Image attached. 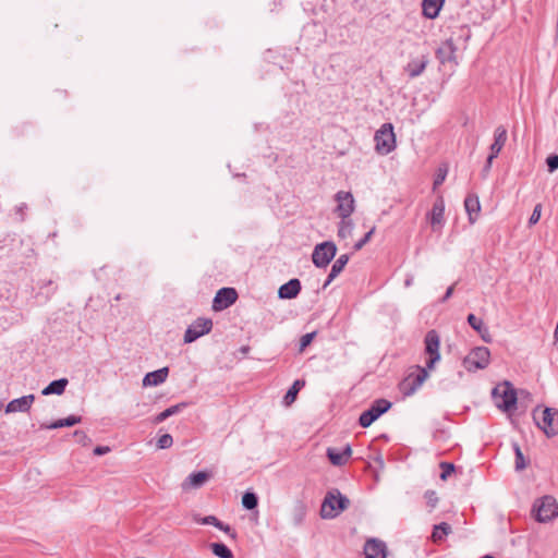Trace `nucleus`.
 Listing matches in <instances>:
<instances>
[{"label":"nucleus","mask_w":558,"mask_h":558,"mask_svg":"<svg viewBox=\"0 0 558 558\" xmlns=\"http://www.w3.org/2000/svg\"><path fill=\"white\" fill-rule=\"evenodd\" d=\"M424 343L425 353L428 355L426 367H418V373L416 375L411 374L400 384V390L404 396H411L414 393L428 377V369H433L435 364L440 360V339L436 330L427 331Z\"/></svg>","instance_id":"f257e3e1"},{"label":"nucleus","mask_w":558,"mask_h":558,"mask_svg":"<svg viewBox=\"0 0 558 558\" xmlns=\"http://www.w3.org/2000/svg\"><path fill=\"white\" fill-rule=\"evenodd\" d=\"M350 506V500L338 489L327 493L322 505L320 515L324 519H333Z\"/></svg>","instance_id":"f03ea898"},{"label":"nucleus","mask_w":558,"mask_h":558,"mask_svg":"<svg viewBox=\"0 0 558 558\" xmlns=\"http://www.w3.org/2000/svg\"><path fill=\"white\" fill-rule=\"evenodd\" d=\"M375 150L379 155H388L396 148V135L393 125L391 123H384L379 130L376 131L375 136Z\"/></svg>","instance_id":"7ed1b4c3"},{"label":"nucleus","mask_w":558,"mask_h":558,"mask_svg":"<svg viewBox=\"0 0 558 558\" xmlns=\"http://www.w3.org/2000/svg\"><path fill=\"white\" fill-rule=\"evenodd\" d=\"M493 398L496 405L504 411H510L517 403V392L509 381L495 387Z\"/></svg>","instance_id":"20e7f679"},{"label":"nucleus","mask_w":558,"mask_h":558,"mask_svg":"<svg viewBox=\"0 0 558 558\" xmlns=\"http://www.w3.org/2000/svg\"><path fill=\"white\" fill-rule=\"evenodd\" d=\"M533 418L536 425L548 436L558 434V412L551 408H545L542 411L541 417L537 415V410L533 413Z\"/></svg>","instance_id":"39448f33"},{"label":"nucleus","mask_w":558,"mask_h":558,"mask_svg":"<svg viewBox=\"0 0 558 558\" xmlns=\"http://www.w3.org/2000/svg\"><path fill=\"white\" fill-rule=\"evenodd\" d=\"M533 512L538 522H548L558 515V505L551 496H544L535 501Z\"/></svg>","instance_id":"423d86ee"},{"label":"nucleus","mask_w":558,"mask_h":558,"mask_svg":"<svg viewBox=\"0 0 558 558\" xmlns=\"http://www.w3.org/2000/svg\"><path fill=\"white\" fill-rule=\"evenodd\" d=\"M489 359V350L486 347H477L463 359V366L469 372L484 369L488 366Z\"/></svg>","instance_id":"0eeeda50"},{"label":"nucleus","mask_w":558,"mask_h":558,"mask_svg":"<svg viewBox=\"0 0 558 558\" xmlns=\"http://www.w3.org/2000/svg\"><path fill=\"white\" fill-rule=\"evenodd\" d=\"M337 253V246L331 241L319 243L315 246L312 259L316 267L325 268L332 260Z\"/></svg>","instance_id":"6e6552de"},{"label":"nucleus","mask_w":558,"mask_h":558,"mask_svg":"<svg viewBox=\"0 0 558 558\" xmlns=\"http://www.w3.org/2000/svg\"><path fill=\"white\" fill-rule=\"evenodd\" d=\"M391 407V403L386 399L375 400L371 408L364 411L359 418V423L362 427H368L375 422L381 414L386 413Z\"/></svg>","instance_id":"1a4fd4ad"},{"label":"nucleus","mask_w":558,"mask_h":558,"mask_svg":"<svg viewBox=\"0 0 558 558\" xmlns=\"http://www.w3.org/2000/svg\"><path fill=\"white\" fill-rule=\"evenodd\" d=\"M213 328V320L210 318L199 317L194 320L185 330L184 342L191 343L199 337L210 332Z\"/></svg>","instance_id":"9d476101"},{"label":"nucleus","mask_w":558,"mask_h":558,"mask_svg":"<svg viewBox=\"0 0 558 558\" xmlns=\"http://www.w3.org/2000/svg\"><path fill=\"white\" fill-rule=\"evenodd\" d=\"M336 213L341 219H347L354 210V198L350 192L339 191L336 196Z\"/></svg>","instance_id":"9b49d317"},{"label":"nucleus","mask_w":558,"mask_h":558,"mask_svg":"<svg viewBox=\"0 0 558 558\" xmlns=\"http://www.w3.org/2000/svg\"><path fill=\"white\" fill-rule=\"evenodd\" d=\"M238 299V293L233 288H221L214 298L213 308L222 311L231 306Z\"/></svg>","instance_id":"f8f14e48"},{"label":"nucleus","mask_w":558,"mask_h":558,"mask_svg":"<svg viewBox=\"0 0 558 558\" xmlns=\"http://www.w3.org/2000/svg\"><path fill=\"white\" fill-rule=\"evenodd\" d=\"M456 51L457 47L453 43V39L449 38L440 44V46L436 49L435 54L441 64H446L447 62L458 64Z\"/></svg>","instance_id":"ddd939ff"},{"label":"nucleus","mask_w":558,"mask_h":558,"mask_svg":"<svg viewBox=\"0 0 558 558\" xmlns=\"http://www.w3.org/2000/svg\"><path fill=\"white\" fill-rule=\"evenodd\" d=\"M428 63V53H423L417 58L411 59L404 65L403 71L410 78H415L424 73Z\"/></svg>","instance_id":"4468645a"},{"label":"nucleus","mask_w":558,"mask_h":558,"mask_svg":"<svg viewBox=\"0 0 558 558\" xmlns=\"http://www.w3.org/2000/svg\"><path fill=\"white\" fill-rule=\"evenodd\" d=\"M210 477L207 471H199L190 474L181 484L184 492L201 488Z\"/></svg>","instance_id":"2eb2a0df"},{"label":"nucleus","mask_w":558,"mask_h":558,"mask_svg":"<svg viewBox=\"0 0 558 558\" xmlns=\"http://www.w3.org/2000/svg\"><path fill=\"white\" fill-rule=\"evenodd\" d=\"M445 201L442 196H439L433 205L429 214V221L433 230H438L442 227L445 218Z\"/></svg>","instance_id":"dca6fc26"},{"label":"nucleus","mask_w":558,"mask_h":558,"mask_svg":"<svg viewBox=\"0 0 558 558\" xmlns=\"http://www.w3.org/2000/svg\"><path fill=\"white\" fill-rule=\"evenodd\" d=\"M35 400L34 395L23 396L10 401L5 407V413L27 412Z\"/></svg>","instance_id":"f3484780"},{"label":"nucleus","mask_w":558,"mask_h":558,"mask_svg":"<svg viewBox=\"0 0 558 558\" xmlns=\"http://www.w3.org/2000/svg\"><path fill=\"white\" fill-rule=\"evenodd\" d=\"M365 558H386V544L381 541L372 538L364 546Z\"/></svg>","instance_id":"a211bd4d"},{"label":"nucleus","mask_w":558,"mask_h":558,"mask_svg":"<svg viewBox=\"0 0 558 558\" xmlns=\"http://www.w3.org/2000/svg\"><path fill=\"white\" fill-rule=\"evenodd\" d=\"M352 454V449L350 445H347L343 450H338L336 448L327 449V457L333 465L341 466L347 463L349 458Z\"/></svg>","instance_id":"6ab92c4d"},{"label":"nucleus","mask_w":558,"mask_h":558,"mask_svg":"<svg viewBox=\"0 0 558 558\" xmlns=\"http://www.w3.org/2000/svg\"><path fill=\"white\" fill-rule=\"evenodd\" d=\"M506 142H507V130L502 125H499L495 130L494 143L489 147L488 156L497 158V156L501 151L502 147L505 146Z\"/></svg>","instance_id":"aec40b11"},{"label":"nucleus","mask_w":558,"mask_h":558,"mask_svg":"<svg viewBox=\"0 0 558 558\" xmlns=\"http://www.w3.org/2000/svg\"><path fill=\"white\" fill-rule=\"evenodd\" d=\"M168 373H169L168 367H162L157 371L147 373L143 378V386L148 387V386H158V385L162 384L163 381H166V379L168 377Z\"/></svg>","instance_id":"412c9836"},{"label":"nucleus","mask_w":558,"mask_h":558,"mask_svg":"<svg viewBox=\"0 0 558 558\" xmlns=\"http://www.w3.org/2000/svg\"><path fill=\"white\" fill-rule=\"evenodd\" d=\"M301 291V282L299 279H291L287 283L282 284L278 290L280 299H293Z\"/></svg>","instance_id":"4be33fe9"},{"label":"nucleus","mask_w":558,"mask_h":558,"mask_svg":"<svg viewBox=\"0 0 558 558\" xmlns=\"http://www.w3.org/2000/svg\"><path fill=\"white\" fill-rule=\"evenodd\" d=\"M445 0H423L422 9L423 15L427 19L434 20L438 16Z\"/></svg>","instance_id":"5701e85b"},{"label":"nucleus","mask_w":558,"mask_h":558,"mask_svg":"<svg viewBox=\"0 0 558 558\" xmlns=\"http://www.w3.org/2000/svg\"><path fill=\"white\" fill-rule=\"evenodd\" d=\"M464 207L469 215V220L471 223H474L476 220V216L481 210V204L478 197L476 195L470 194L464 199Z\"/></svg>","instance_id":"b1692460"},{"label":"nucleus","mask_w":558,"mask_h":558,"mask_svg":"<svg viewBox=\"0 0 558 558\" xmlns=\"http://www.w3.org/2000/svg\"><path fill=\"white\" fill-rule=\"evenodd\" d=\"M348 262H349V255H347V254L340 255L336 259V262L333 263L331 270L328 275L327 280L324 283V288H326L328 284H330V282L343 270V268L345 267Z\"/></svg>","instance_id":"393cba45"},{"label":"nucleus","mask_w":558,"mask_h":558,"mask_svg":"<svg viewBox=\"0 0 558 558\" xmlns=\"http://www.w3.org/2000/svg\"><path fill=\"white\" fill-rule=\"evenodd\" d=\"M69 381L66 378H60L58 380L51 381L47 387H45L41 391L44 396L49 395H62L68 386Z\"/></svg>","instance_id":"a878e982"},{"label":"nucleus","mask_w":558,"mask_h":558,"mask_svg":"<svg viewBox=\"0 0 558 558\" xmlns=\"http://www.w3.org/2000/svg\"><path fill=\"white\" fill-rule=\"evenodd\" d=\"M81 421H82L81 416L70 415L65 418L57 420L49 425H41V428L54 429V428H61V427H70V426L81 423Z\"/></svg>","instance_id":"bb28decb"},{"label":"nucleus","mask_w":558,"mask_h":558,"mask_svg":"<svg viewBox=\"0 0 558 558\" xmlns=\"http://www.w3.org/2000/svg\"><path fill=\"white\" fill-rule=\"evenodd\" d=\"M452 532L451 525L441 522L439 524H436L433 529L432 533V541L434 543H441L447 535H449Z\"/></svg>","instance_id":"cd10ccee"},{"label":"nucleus","mask_w":558,"mask_h":558,"mask_svg":"<svg viewBox=\"0 0 558 558\" xmlns=\"http://www.w3.org/2000/svg\"><path fill=\"white\" fill-rule=\"evenodd\" d=\"M186 407L185 402H181L174 405L169 407L165 411L160 412L158 415H156L153 420L155 424H159L167 420L168 417L178 414Z\"/></svg>","instance_id":"c85d7f7f"},{"label":"nucleus","mask_w":558,"mask_h":558,"mask_svg":"<svg viewBox=\"0 0 558 558\" xmlns=\"http://www.w3.org/2000/svg\"><path fill=\"white\" fill-rule=\"evenodd\" d=\"M305 386V381L296 379L293 385L289 388L286 396L283 397V403L286 407H290L296 399V396L301 388Z\"/></svg>","instance_id":"c756f323"},{"label":"nucleus","mask_w":558,"mask_h":558,"mask_svg":"<svg viewBox=\"0 0 558 558\" xmlns=\"http://www.w3.org/2000/svg\"><path fill=\"white\" fill-rule=\"evenodd\" d=\"M306 512H307L306 505L303 501L298 500L294 504L293 509H292V518H293V522L295 525H299L303 522V520L306 515Z\"/></svg>","instance_id":"7c9ffc66"},{"label":"nucleus","mask_w":558,"mask_h":558,"mask_svg":"<svg viewBox=\"0 0 558 558\" xmlns=\"http://www.w3.org/2000/svg\"><path fill=\"white\" fill-rule=\"evenodd\" d=\"M213 553L219 558H233L232 551L222 543L210 544Z\"/></svg>","instance_id":"2f4dec72"},{"label":"nucleus","mask_w":558,"mask_h":558,"mask_svg":"<svg viewBox=\"0 0 558 558\" xmlns=\"http://www.w3.org/2000/svg\"><path fill=\"white\" fill-rule=\"evenodd\" d=\"M352 231H353L352 221L342 219L341 222L339 223L338 236L341 239H347V238L351 236Z\"/></svg>","instance_id":"473e14b6"},{"label":"nucleus","mask_w":558,"mask_h":558,"mask_svg":"<svg viewBox=\"0 0 558 558\" xmlns=\"http://www.w3.org/2000/svg\"><path fill=\"white\" fill-rule=\"evenodd\" d=\"M242 505L245 509H255L258 505V498L254 493L246 492L242 497Z\"/></svg>","instance_id":"72a5a7b5"},{"label":"nucleus","mask_w":558,"mask_h":558,"mask_svg":"<svg viewBox=\"0 0 558 558\" xmlns=\"http://www.w3.org/2000/svg\"><path fill=\"white\" fill-rule=\"evenodd\" d=\"M468 323L478 333H482V330L487 333V327L484 325L483 320L477 318L474 314H470L468 316Z\"/></svg>","instance_id":"f704fd0d"},{"label":"nucleus","mask_w":558,"mask_h":558,"mask_svg":"<svg viewBox=\"0 0 558 558\" xmlns=\"http://www.w3.org/2000/svg\"><path fill=\"white\" fill-rule=\"evenodd\" d=\"M514 453H515V470L521 471L526 466L524 456L521 451V448L518 444L513 445Z\"/></svg>","instance_id":"c9c22d12"},{"label":"nucleus","mask_w":558,"mask_h":558,"mask_svg":"<svg viewBox=\"0 0 558 558\" xmlns=\"http://www.w3.org/2000/svg\"><path fill=\"white\" fill-rule=\"evenodd\" d=\"M172 444H173V438L170 434H163L157 440V447L159 449H168L172 446Z\"/></svg>","instance_id":"e433bc0d"},{"label":"nucleus","mask_w":558,"mask_h":558,"mask_svg":"<svg viewBox=\"0 0 558 558\" xmlns=\"http://www.w3.org/2000/svg\"><path fill=\"white\" fill-rule=\"evenodd\" d=\"M440 469H441L440 478L442 481H446L451 475V473L454 471V465L449 462H441Z\"/></svg>","instance_id":"4c0bfd02"},{"label":"nucleus","mask_w":558,"mask_h":558,"mask_svg":"<svg viewBox=\"0 0 558 558\" xmlns=\"http://www.w3.org/2000/svg\"><path fill=\"white\" fill-rule=\"evenodd\" d=\"M315 336V331L303 335L300 339V351H303L307 345H310Z\"/></svg>","instance_id":"58836bf2"},{"label":"nucleus","mask_w":558,"mask_h":558,"mask_svg":"<svg viewBox=\"0 0 558 558\" xmlns=\"http://www.w3.org/2000/svg\"><path fill=\"white\" fill-rule=\"evenodd\" d=\"M195 521L201 524H210L216 527L220 526V522H221L215 515H207L204 518L195 519Z\"/></svg>","instance_id":"ea45409f"},{"label":"nucleus","mask_w":558,"mask_h":558,"mask_svg":"<svg viewBox=\"0 0 558 558\" xmlns=\"http://www.w3.org/2000/svg\"><path fill=\"white\" fill-rule=\"evenodd\" d=\"M375 232V227H373L360 241L354 244V250L360 251L372 238Z\"/></svg>","instance_id":"a19ab883"},{"label":"nucleus","mask_w":558,"mask_h":558,"mask_svg":"<svg viewBox=\"0 0 558 558\" xmlns=\"http://www.w3.org/2000/svg\"><path fill=\"white\" fill-rule=\"evenodd\" d=\"M546 165L549 172H554L558 169V155H550L546 159Z\"/></svg>","instance_id":"79ce46f5"},{"label":"nucleus","mask_w":558,"mask_h":558,"mask_svg":"<svg viewBox=\"0 0 558 558\" xmlns=\"http://www.w3.org/2000/svg\"><path fill=\"white\" fill-rule=\"evenodd\" d=\"M541 213H542V205L541 204H537L534 209H533V213L529 219V223L532 226V225H535L538 222L539 218H541Z\"/></svg>","instance_id":"37998d69"},{"label":"nucleus","mask_w":558,"mask_h":558,"mask_svg":"<svg viewBox=\"0 0 558 558\" xmlns=\"http://www.w3.org/2000/svg\"><path fill=\"white\" fill-rule=\"evenodd\" d=\"M495 159V157H492V156H488L487 159H486V163L485 166L483 167L482 169V177L483 178H486L490 171V168H492V165H493V160Z\"/></svg>","instance_id":"c03bdc74"},{"label":"nucleus","mask_w":558,"mask_h":558,"mask_svg":"<svg viewBox=\"0 0 558 558\" xmlns=\"http://www.w3.org/2000/svg\"><path fill=\"white\" fill-rule=\"evenodd\" d=\"M446 174H447V170H444V171H442L441 169L439 170V173L437 174V177H436V179H435V181H434V190H435L438 185L442 184V182H444V181H445V179H446Z\"/></svg>","instance_id":"a18cd8bd"},{"label":"nucleus","mask_w":558,"mask_h":558,"mask_svg":"<svg viewBox=\"0 0 558 558\" xmlns=\"http://www.w3.org/2000/svg\"><path fill=\"white\" fill-rule=\"evenodd\" d=\"M74 436L77 438V441L83 445H86V442L89 441V438L83 430H75Z\"/></svg>","instance_id":"49530a36"},{"label":"nucleus","mask_w":558,"mask_h":558,"mask_svg":"<svg viewBox=\"0 0 558 558\" xmlns=\"http://www.w3.org/2000/svg\"><path fill=\"white\" fill-rule=\"evenodd\" d=\"M217 529L223 531L233 538L235 537V533L232 531V529L228 524H225L223 522H220V526H218Z\"/></svg>","instance_id":"de8ad7c7"},{"label":"nucleus","mask_w":558,"mask_h":558,"mask_svg":"<svg viewBox=\"0 0 558 558\" xmlns=\"http://www.w3.org/2000/svg\"><path fill=\"white\" fill-rule=\"evenodd\" d=\"M110 451V448L107 447V446H97L95 449H94V454L96 456H102L105 453H108Z\"/></svg>","instance_id":"09e8293b"},{"label":"nucleus","mask_w":558,"mask_h":558,"mask_svg":"<svg viewBox=\"0 0 558 558\" xmlns=\"http://www.w3.org/2000/svg\"><path fill=\"white\" fill-rule=\"evenodd\" d=\"M453 289H454V286H451L447 289V291L442 298V301H447L452 295Z\"/></svg>","instance_id":"8fccbe9b"},{"label":"nucleus","mask_w":558,"mask_h":558,"mask_svg":"<svg viewBox=\"0 0 558 558\" xmlns=\"http://www.w3.org/2000/svg\"><path fill=\"white\" fill-rule=\"evenodd\" d=\"M482 339L485 341V342H490L492 341V338H490V335H489V331L487 330V333H485L484 330H482V333H480Z\"/></svg>","instance_id":"3c124183"},{"label":"nucleus","mask_w":558,"mask_h":558,"mask_svg":"<svg viewBox=\"0 0 558 558\" xmlns=\"http://www.w3.org/2000/svg\"><path fill=\"white\" fill-rule=\"evenodd\" d=\"M412 282H413V277L411 276V277H408V278L405 279L404 284H405V287H410V286L412 284Z\"/></svg>","instance_id":"603ef678"},{"label":"nucleus","mask_w":558,"mask_h":558,"mask_svg":"<svg viewBox=\"0 0 558 558\" xmlns=\"http://www.w3.org/2000/svg\"><path fill=\"white\" fill-rule=\"evenodd\" d=\"M240 351H241L243 354H246V353L250 351V348L245 345V347H242V348L240 349Z\"/></svg>","instance_id":"864d4df0"},{"label":"nucleus","mask_w":558,"mask_h":558,"mask_svg":"<svg viewBox=\"0 0 558 558\" xmlns=\"http://www.w3.org/2000/svg\"><path fill=\"white\" fill-rule=\"evenodd\" d=\"M483 558H495V557H493L490 555H485Z\"/></svg>","instance_id":"5fc2aeb1"}]
</instances>
